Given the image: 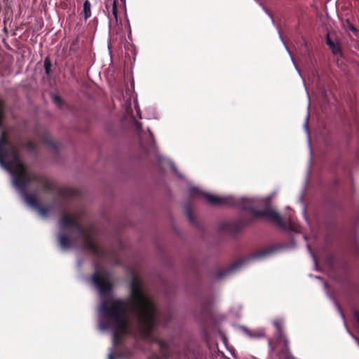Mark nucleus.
<instances>
[{
	"instance_id": "39448f33",
	"label": "nucleus",
	"mask_w": 359,
	"mask_h": 359,
	"mask_svg": "<svg viewBox=\"0 0 359 359\" xmlns=\"http://www.w3.org/2000/svg\"><path fill=\"white\" fill-rule=\"evenodd\" d=\"M89 283L98 292L100 297L104 299L112 292V285L106 277L96 271L88 279Z\"/></svg>"
},
{
	"instance_id": "c85d7f7f",
	"label": "nucleus",
	"mask_w": 359,
	"mask_h": 359,
	"mask_svg": "<svg viewBox=\"0 0 359 359\" xmlns=\"http://www.w3.org/2000/svg\"><path fill=\"white\" fill-rule=\"evenodd\" d=\"M147 131L149 135L150 140H151L152 144L154 146H155L154 136L153 133H151V131L150 130V129L149 128H147Z\"/></svg>"
},
{
	"instance_id": "6ab92c4d",
	"label": "nucleus",
	"mask_w": 359,
	"mask_h": 359,
	"mask_svg": "<svg viewBox=\"0 0 359 359\" xmlns=\"http://www.w3.org/2000/svg\"><path fill=\"white\" fill-rule=\"evenodd\" d=\"M133 127L136 131L137 135L139 136L140 139L142 140V126L140 122L137 121H134Z\"/></svg>"
},
{
	"instance_id": "dca6fc26",
	"label": "nucleus",
	"mask_w": 359,
	"mask_h": 359,
	"mask_svg": "<svg viewBox=\"0 0 359 359\" xmlns=\"http://www.w3.org/2000/svg\"><path fill=\"white\" fill-rule=\"evenodd\" d=\"M243 306L241 304H234L230 309V312L233 316L240 318L241 316V311Z\"/></svg>"
},
{
	"instance_id": "79ce46f5",
	"label": "nucleus",
	"mask_w": 359,
	"mask_h": 359,
	"mask_svg": "<svg viewBox=\"0 0 359 359\" xmlns=\"http://www.w3.org/2000/svg\"><path fill=\"white\" fill-rule=\"evenodd\" d=\"M116 357L117 358H121V355H120V354H117V355H116Z\"/></svg>"
},
{
	"instance_id": "ddd939ff",
	"label": "nucleus",
	"mask_w": 359,
	"mask_h": 359,
	"mask_svg": "<svg viewBox=\"0 0 359 359\" xmlns=\"http://www.w3.org/2000/svg\"><path fill=\"white\" fill-rule=\"evenodd\" d=\"M309 114L308 113V114L306 115V117L305 118V123H304L303 127H304V129L307 135L308 146H309V151H310V155L311 156L312 154H313V149H312V145H311V135H310V130H309ZM311 161V157L310 158V162Z\"/></svg>"
},
{
	"instance_id": "5701e85b",
	"label": "nucleus",
	"mask_w": 359,
	"mask_h": 359,
	"mask_svg": "<svg viewBox=\"0 0 359 359\" xmlns=\"http://www.w3.org/2000/svg\"><path fill=\"white\" fill-rule=\"evenodd\" d=\"M53 100L54 103L56 105H57L58 107L62 106L63 104V100H62V97L58 95L54 94L53 95Z\"/></svg>"
},
{
	"instance_id": "a19ab883",
	"label": "nucleus",
	"mask_w": 359,
	"mask_h": 359,
	"mask_svg": "<svg viewBox=\"0 0 359 359\" xmlns=\"http://www.w3.org/2000/svg\"><path fill=\"white\" fill-rule=\"evenodd\" d=\"M29 146L31 148H34V144H33L32 142H29Z\"/></svg>"
},
{
	"instance_id": "393cba45",
	"label": "nucleus",
	"mask_w": 359,
	"mask_h": 359,
	"mask_svg": "<svg viewBox=\"0 0 359 359\" xmlns=\"http://www.w3.org/2000/svg\"><path fill=\"white\" fill-rule=\"evenodd\" d=\"M262 10L264 11V13L269 16V18L271 19V22L273 23V20H275L272 14L269 11L268 8L265 6V5L262 2L259 5Z\"/></svg>"
},
{
	"instance_id": "72a5a7b5",
	"label": "nucleus",
	"mask_w": 359,
	"mask_h": 359,
	"mask_svg": "<svg viewBox=\"0 0 359 359\" xmlns=\"http://www.w3.org/2000/svg\"><path fill=\"white\" fill-rule=\"evenodd\" d=\"M290 59H291V61H292V64H293V65H294V66L295 67V65H297V64H296V62H295V60H294V57H293L292 54L291 55H290Z\"/></svg>"
},
{
	"instance_id": "7ed1b4c3",
	"label": "nucleus",
	"mask_w": 359,
	"mask_h": 359,
	"mask_svg": "<svg viewBox=\"0 0 359 359\" xmlns=\"http://www.w3.org/2000/svg\"><path fill=\"white\" fill-rule=\"evenodd\" d=\"M74 229L79 236L86 238L85 247L90 250L93 254L99 255L101 254V250L97 243L86 234L84 229L80 224L74 219L69 217L65 213H63L59 221V233L57 241L62 250H67L73 248L76 241L72 237L67 233V231Z\"/></svg>"
},
{
	"instance_id": "58836bf2",
	"label": "nucleus",
	"mask_w": 359,
	"mask_h": 359,
	"mask_svg": "<svg viewBox=\"0 0 359 359\" xmlns=\"http://www.w3.org/2000/svg\"><path fill=\"white\" fill-rule=\"evenodd\" d=\"M50 145H51L53 147H54V148H56V147H57V146H56V144H55V142H53L50 141Z\"/></svg>"
},
{
	"instance_id": "ea45409f",
	"label": "nucleus",
	"mask_w": 359,
	"mask_h": 359,
	"mask_svg": "<svg viewBox=\"0 0 359 359\" xmlns=\"http://www.w3.org/2000/svg\"><path fill=\"white\" fill-rule=\"evenodd\" d=\"M258 5H259L262 1L260 0H254Z\"/></svg>"
},
{
	"instance_id": "4c0bfd02",
	"label": "nucleus",
	"mask_w": 359,
	"mask_h": 359,
	"mask_svg": "<svg viewBox=\"0 0 359 359\" xmlns=\"http://www.w3.org/2000/svg\"><path fill=\"white\" fill-rule=\"evenodd\" d=\"M108 359H114V354L112 352L109 353L108 355Z\"/></svg>"
},
{
	"instance_id": "e433bc0d",
	"label": "nucleus",
	"mask_w": 359,
	"mask_h": 359,
	"mask_svg": "<svg viewBox=\"0 0 359 359\" xmlns=\"http://www.w3.org/2000/svg\"><path fill=\"white\" fill-rule=\"evenodd\" d=\"M77 265H78L79 267H81V266H82V260L79 259L77 260Z\"/></svg>"
},
{
	"instance_id": "6e6552de",
	"label": "nucleus",
	"mask_w": 359,
	"mask_h": 359,
	"mask_svg": "<svg viewBox=\"0 0 359 359\" xmlns=\"http://www.w3.org/2000/svg\"><path fill=\"white\" fill-rule=\"evenodd\" d=\"M311 277H314L316 279H318L320 280H321L323 283V287L326 291V294H327V297L333 302L335 308L337 309V310L338 311L339 315L341 316L343 321H344V325L346 327V331L347 332L350 334V336L353 338V336H355L351 332V330H349V328L348 327L347 325H346V320H345V316H344V314L339 306V304H338V302H337L335 297L331 294L329 291L327 290V284L323 280L322 278L320 277V276H313L311 274L309 275Z\"/></svg>"
},
{
	"instance_id": "b1692460",
	"label": "nucleus",
	"mask_w": 359,
	"mask_h": 359,
	"mask_svg": "<svg viewBox=\"0 0 359 359\" xmlns=\"http://www.w3.org/2000/svg\"><path fill=\"white\" fill-rule=\"evenodd\" d=\"M309 177V171H308V172H307L306 182L304 186V188H303V190H302L301 194L299 196V201L301 203H303V202H304V191H306V189L307 180H308Z\"/></svg>"
},
{
	"instance_id": "4468645a",
	"label": "nucleus",
	"mask_w": 359,
	"mask_h": 359,
	"mask_svg": "<svg viewBox=\"0 0 359 359\" xmlns=\"http://www.w3.org/2000/svg\"><path fill=\"white\" fill-rule=\"evenodd\" d=\"M83 15L85 20L91 16V4L89 0H85L83 2Z\"/></svg>"
},
{
	"instance_id": "bb28decb",
	"label": "nucleus",
	"mask_w": 359,
	"mask_h": 359,
	"mask_svg": "<svg viewBox=\"0 0 359 359\" xmlns=\"http://www.w3.org/2000/svg\"><path fill=\"white\" fill-rule=\"evenodd\" d=\"M284 349L286 351L285 356L284 359H295V358L290 353L289 348H286L285 346H284Z\"/></svg>"
},
{
	"instance_id": "f8f14e48",
	"label": "nucleus",
	"mask_w": 359,
	"mask_h": 359,
	"mask_svg": "<svg viewBox=\"0 0 359 359\" xmlns=\"http://www.w3.org/2000/svg\"><path fill=\"white\" fill-rule=\"evenodd\" d=\"M183 208H184V212L189 219V222L192 225H195L196 226L199 227V225L198 224L195 217L192 215L190 204L187 202L184 203Z\"/></svg>"
},
{
	"instance_id": "c9c22d12",
	"label": "nucleus",
	"mask_w": 359,
	"mask_h": 359,
	"mask_svg": "<svg viewBox=\"0 0 359 359\" xmlns=\"http://www.w3.org/2000/svg\"><path fill=\"white\" fill-rule=\"evenodd\" d=\"M137 115L139 116V117L141 118H142V116H141V112H140V108H139V107H138V106L137 107Z\"/></svg>"
},
{
	"instance_id": "9b49d317",
	"label": "nucleus",
	"mask_w": 359,
	"mask_h": 359,
	"mask_svg": "<svg viewBox=\"0 0 359 359\" xmlns=\"http://www.w3.org/2000/svg\"><path fill=\"white\" fill-rule=\"evenodd\" d=\"M157 158H158V163L160 164H163V163H167L168 164H169L171 169L175 172V173L177 175V177L179 178L182 179V180L184 179V176L178 171L175 164L170 158L160 156V155H158Z\"/></svg>"
},
{
	"instance_id": "f03ea898",
	"label": "nucleus",
	"mask_w": 359,
	"mask_h": 359,
	"mask_svg": "<svg viewBox=\"0 0 359 359\" xmlns=\"http://www.w3.org/2000/svg\"><path fill=\"white\" fill-rule=\"evenodd\" d=\"M269 200L270 196L266 198L236 197L235 207L244 211H250L252 212V219H255L261 217H266L270 222L276 223L284 231L291 233V243L290 245L285 244L266 248L250 254L243 259L235 262L226 269L219 270L216 273L215 278L217 280L228 278L248 264L269 258L278 250L295 248L296 242L294 239V235L300 233L299 224L292 219H287L288 223V224H287L283 221L280 215L276 210L271 209L268 205Z\"/></svg>"
},
{
	"instance_id": "f704fd0d",
	"label": "nucleus",
	"mask_w": 359,
	"mask_h": 359,
	"mask_svg": "<svg viewBox=\"0 0 359 359\" xmlns=\"http://www.w3.org/2000/svg\"><path fill=\"white\" fill-rule=\"evenodd\" d=\"M353 339H354V341L356 342V344L359 346V339L356 336H353Z\"/></svg>"
},
{
	"instance_id": "9d476101",
	"label": "nucleus",
	"mask_w": 359,
	"mask_h": 359,
	"mask_svg": "<svg viewBox=\"0 0 359 359\" xmlns=\"http://www.w3.org/2000/svg\"><path fill=\"white\" fill-rule=\"evenodd\" d=\"M283 319H276L273 321V325L276 329L277 334H278V339L279 340H281L284 342L285 346L286 348H288V344H289V339L286 337L283 327Z\"/></svg>"
},
{
	"instance_id": "2eb2a0df",
	"label": "nucleus",
	"mask_w": 359,
	"mask_h": 359,
	"mask_svg": "<svg viewBox=\"0 0 359 359\" xmlns=\"http://www.w3.org/2000/svg\"><path fill=\"white\" fill-rule=\"evenodd\" d=\"M326 44L331 48L333 54H338L341 53V48L339 46H337L334 41L331 40L329 35L326 37Z\"/></svg>"
},
{
	"instance_id": "2f4dec72",
	"label": "nucleus",
	"mask_w": 359,
	"mask_h": 359,
	"mask_svg": "<svg viewBox=\"0 0 359 359\" xmlns=\"http://www.w3.org/2000/svg\"><path fill=\"white\" fill-rule=\"evenodd\" d=\"M302 215L305 219L306 221L308 220L307 216H306V207L304 205L302 209Z\"/></svg>"
},
{
	"instance_id": "f3484780",
	"label": "nucleus",
	"mask_w": 359,
	"mask_h": 359,
	"mask_svg": "<svg viewBox=\"0 0 359 359\" xmlns=\"http://www.w3.org/2000/svg\"><path fill=\"white\" fill-rule=\"evenodd\" d=\"M240 328L243 331L245 334H246L250 338H260L264 336V332H261L259 333H252L245 326H241Z\"/></svg>"
},
{
	"instance_id": "a878e982",
	"label": "nucleus",
	"mask_w": 359,
	"mask_h": 359,
	"mask_svg": "<svg viewBox=\"0 0 359 359\" xmlns=\"http://www.w3.org/2000/svg\"><path fill=\"white\" fill-rule=\"evenodd\" d=\"M306 247H307V250H308V251L309 252V253H310L311 256L312 257V258H313V262H314V264H315V269H316V270H318V266H317V260H316V257H315V255H314L313 252H312V250H311V248L310 245H307V246H306Z\"/></svg>"
},
{
	"instance_id": "f257e3e1",
	"label": "nucleus",
	"mask_w": 359,
	"mask_h": 359,
	"mask_svg": "<svg viewBox=\"0 0 359 359\" xmlns=\"http://www.w3.org/2000/svg\"><path fill=\"white\" fill-rule=\"evenodd\" d=\"M130 295L127 300L102 299L98 306V326L101 331L109 330L112 334L114 346L121 341V336L127 330V322L124 316L128 310L141 334L147 339L158 324L165 325L170 320L166 317L165 323L158 313L154 303L142 290L135 276L129 284Z\"/></svg>"
},
{
	"instance_id": "4be33fe9",
	"label": "nucleus",
	"mask_w": 359,
	"mask_h": 359,
	"mask_svg": "<svg viewBox=\"0 0 359 359\" xmlns=\"http://www.w3.org/2000/svg\"><path fill=\"white\" fill-rule=\"evenodd\" d=\"M111 13L115 19L118 20L117 0H114L112 3Z\"/></svg>"
},
{
	"instance_id": "412c9836",
	"label": "nucleus",
	"mask_w": 359,
	"mask_h": 359,
	"mask_svg": "<svg viewBox=\"0 0 359 359\" xmlns=\"http://www.w3.org/2000/svg\"><path fill=\"white\" fill-rule=\"evenodd\" d=\"M273 25L276 27V29L278 32V34L279 39L281 41L282 43L285 44L286 42L285 41V40L283 37L280 26L276 22L275 20H273Z\"/></svg>"
},
{
	"instance_id": "7c9ffc66",
	"label": "nucleus",
	"mask_w": 359,
	"mask_h": 359,
	"mask_svg": "<svg viewBox=\"0 0 359 359\" xmlns=\"http://www.w3.org/2000/svg\"><path fill=\"white\" fill-rule=\"evenodd\" d=\"M294 68H295V69L297 70V72L298 74L299 75V76L302 78V79L303 82L304 83V77H303V76H302V72H301L300 69H299V67H297V65H295V67H294Z\"/></svg>"
},
{
	"instance_id": "cd10ccee",
	"label": "nucleus",
	"mask_w": 359,
	"mask_h": 359,
	"mask_svg": "<svg viewBox=\"0 0 359 359\" xmlns=\"http://www.w3.org/2000/svg\"><path fill=\"white\" fill-rule=\"evenodd\" d=\"M348 28L353 32L355 33L358 32L357 29L349 22L348 20H346Z\"/></svg>"
},
{
	"instance_id": "a211bd4d",
	"label": "nucleus",
	"mask_w": 359,
	"mask_h": 359,
	"mask_svg": "<svg viewBox=\"0 0 359 359\" xmlns=\"http://www.w3.org/2000/svg\"><path fill=\"white\" fill-rule=\"evenodd\" d=\"M52 62L49 57H46L43 60V67L46 76H50L51 73Z\"/></svg>"
},
{
	"instance_id": "aec40b11",
	"label": "nucleus",
	"mask_w": 359,
	"mask_h": 359,
	"mask_svg": "<svg viewBox=\"0 0 359 359\" xmlns=\"http://www.w3.org/2000/svg\"><path fill=\"white\" fill-rule=\"evenodd\" d=\"M353 252L359 255V238L355 236L354 243L351 246Z\"/></svg>"
},
{
	"instance_id": "20e7f679",
	"label": "nucleus",
	"mask_w": 359,
	"mask_h": 359,
	"mask_svg": "<svg viewBox=\"0 0 359 359\" xmlns=\"http://www.w3.org/2000/svg\"><path fill=\"white\" fill-rule=\"evenodd\" d=\"M189 192L192 198L203 196L208 203L214 205L235 207L236 203V197L233 195L218 196L205 192L198 187H189Z\"/></svg>"
},
{
	"instance_id": "1a4fd4ad",
	"label": "nucleus",
	"mask_w": 359,
	"mask_h": 359,
	"mask_svg": "<svg viewBox=\"0 0 359 359\" xmlns=\"http://www.w3.org/2000/svg\"><path fill=\"white\" fill-rule=\"evenodd\" d=\"M311 277H314L316 279H318L320 280H321L323 283V287L326 291V294H327V297L333 302L335 308L337 309V310L338 311L339 315L341 316L343 321H344V325L346 327V331L347 332L350 334V336L353 338V336H355L351 332V330H349V328L348 327L347 325H346V320H345V316H344V314L339 306V304H338V302H337L335 297L331 294L329 291L327 290V284L323 280L322 278L320 277V276H313L311 274L309 275Z\"/></svg>"
},
{
	"instance_id": "423d86ee",
	"label": "nucleus",
	"mask_w": 359,
	"mask_h": 359,
	"mask_svg": "<svg viewBox=\"0 0 359 359\" xmlns=\"http://www.w3.org/2000/svg\"><path fill=\"white\" fill-rule=\"evenodd\" d=\"M250 221L239 218L235 220L223 222L219 225V231L235 235L241 232Z\"/></svg>"
},
{
	"instance_id": "c756f323",
	"label": "nucleus",
	"mask_w": 359,
	"mask_h": 359,
	"mask_svg": "<svg viewBox=\"0 0 359 359\" xmlns=\"http://www.w3.org/2000/svg\"><path fill=\"white\" fill-rule=\"evenodd\" d=\"M353 318L355 323L359 325V312L355 311L353 313Z\"/></svg>"
},
{
	"instance_id": "0eeeda50",
	"label": "nucleus",
	"mask_w": 359,
	"mask_h": 359,
	"mask_svg": "<svg viewBox=\"0 0 359 359\" xmlns=\"http://www.w3.org/2000/svg\"><path fill=\"white\" fill-rule=\"evenodd\" d=\"M311 277H314L316 279H318L320 280H321L323 283V287L326 291V294H327V297L333 302L335 308L337 309V310L338 311L339 315L341 316L343 321H344V325L346 327V331L347 332L350 334V336L353 338V336H355L351 332V330H349V328L348 327L347 325H346V320H345V316H344V314L339 306V304H338V302H337L335 297L331 294L329 291L327 290V284L323 280L322 278L320 277V276H313L311 274L309 275Z\"/></svg>"
},
{
	"instance_id": "473e14b6",
	"label": "nucleus",
	"mask_w": 359,
	"mask_h": 359,
	"mask_svg": "<svg viewBox=\"0 0 359 359\" xmlns=\"http://www.w3.org/2000/svg\"><path fill=\"white\" fill-rule=\"evenodd\" d=\"M283 46H284V47H285V50H286L287 53H288V55H291L292 53V52L290 51V50L289 49V48H288V46H287V43H285V44H283Z\"/></svg>"
}]
</instances>
